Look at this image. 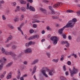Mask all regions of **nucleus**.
<instances>
[{"instance_id": "412c9836", "label": "nucleus", "mask_w": 80, "mask_h": 80, "mask_svg": "<svg viewBox=\"0 0 80 80\" xmlns=\"http://www.w3.org/2000/svg\"><path fill=\"white\" fill-rule=\"evenodd\" d=\"M17 48V46L15 45H12V50H15Z\"/></svg>"}, {"instance_id": "72a5a7b5", "label": "nucleus", "mask_w": 80, "mask_h": 80, "mask_svg": "<svg viewBox=\"0 0 80 80\" xmlns=\"http://www.w3.org/2000/svg\"><path fill=\"white\" fill-rule=\"evenodd\" d=\"M34 38H33V36H32V37H30L29 38H28V40H33Z\"/></svg>"}, {"instance_id": "c756f323", "label": "nucleus", "mask_w": 80, "mask_h": 80, "mask_svg": "<svg viewBox=\"0 0 80 80\" xmlns=\"http://www.w3.org/2000/svg\"><path fill=\"white\" fill-rule=\"evenodd\" d=\"M8 27H10V28H11V29H14V27H13V26L12 25H10V24L8 25Z\"/></svg>"}, {"instance_id": "8fccbe9b", "label": "nucleus", "mask_w": 80, "mask_h": 80, "mask_svg": "<svg viewBox=\"0 0 80 80\" xmlns=\"http://www.w3.org/2000/svg\"><path fill=\"white\" fill-rule=\"evenodd\" d=\"M77 13L78 16H80V11H77Z\"/></svg>"}, {"instance_id": "5701e85b", "label": "nucleus", "mask_w": 80, "mask_h": 80, "mask_svg": "<svg viewBox=\"0 0 80 80\" xmlns=\"http://www.w3.org/2000/svg\"><path fill=\"white\" fill-rule=\"evenodd\" d=\"M12 64H13L12 62H10L6 66V67H11Z\"/></svg>"}, {"instance_id": "79ce46f5", "label": "nucleus", "mask_w": 80, "mask_h": 80, "mask_svg": "<svg viewBox=\"0 0 80 80\" xmlns=\"http://www.w3.org/2000/svg\"><path fill=\"white\" fill-rule=\"evenodd\" d=\"M5 63V61H3V59H0V63Z\"/></svg>"}, {"instance_id": "a211bd4d", "label": "nucleus", "mask_w": 80, "mask_h": 80, "mask_svg": "<svg viewBox=\"0 0 80 80\" xmlns=\"http://www.w3.org/2000/svg\"><path fill=\"white\" fill-rule=\"evenodd\" d=\"M40 10H41L42 12H43L44 13H46V11L45 9H43L42 8H40Z\"/></svg>"}, {"instance_id": "ea45409f", "label": "nucleus", "mask_w": 80, "mask_h": 80, "mask_svg": "<svg viewBox=\"0 0 80 80\" xmlns=\"http://www.w3.org/2000/svg\"><path fill=\"white\" fill-rule=\"evenodd\" d=\"M30 33H33L34 32V30L33 29H31L29 31Z\"/></svg>"}, {"instance_id": "f8f14e48", "label": "nucleus", "mask_w": 80, "mask_h": 80, "mask_svg": "<svg viewBox=\"0 0 80 80\" xmlns=\"http://www.w3.org/2000/svg\"><path fill=\"white\" fill-rule=\"evenodd\" d=\"M42 73L43 75L45 76L46 77L48 78V75L46 74V73H45L46 72V70H43L42 71Z\"/></svg>"}, {"instance_id": "338daca9", "label": "nucleus", "mask_w": 80, "mask_h": 80, "mask_svg": "<svg viewBox=\"0 0 80 80\" xmlns=\"http://www.w3.org/2000/svg\"><path fill=\"white\" fill-rule=\"evenodd\" d=\"M1 78H3V77H4V76H3V75L2 74L1 76Z\"/></svg>"}, {"instance_id": "774afa93", "label": "nucleus", "mask_w": 80, "mask_h": 80, "mask_svg": "<svg viewBox=\"0 0 80 80\" xmlns=\"http://www.w3.org/2000/svg\"><path fill=\"white\" fill-rule=\"evenodd\" d=\"M20 80H24V78H23V77L21 78H20Z\"/></svg>"}, {"instance_id": "13d9d810", "label": "nucleus", "mask_w": 80, "mask_h": 80, "mask_svg": "<svg viewBox=\"0 0 80 80\" xmlns=\"http://www.w3.org/2000/svg\"><path fill=\"white\" fill-rule=\"evenodd\" d=\"M14 21L15 22H16L17 21H18V18H16L14 19Z\"/></svg>"}, {"instance_id": "f03ea898", "label": "nucleus", "mask_w": 80, "mask_h": 80, "mask_svg": "<svg viewBox=\"0 0 80 80\" xmlns=\"http://www.w3.org/2000/svg\"><path fill=\"white\" fill-rule=\"evenodd\" d=\"M51 40L53 42V45H56L58 41L59 40L58 38L56 36L52 37L51 38Z\"/></svg>"}, {"instance_id": "7c9ffc66", "label": "nucleus", "mask_w": 80, "mask_h": 80, "mask_svg": "<svg viewBox=\"0 0 80 80\" xmlns=\"http://www.w3.org/2000/svg\"><path fill=\"white\" fill-rule=\"evenodd\" d=\"M20 6H17V10H15V12H17V10H18V11H20Z\"/></svg>"}, {"instance_id": "f704fd0d", "label": "nucleus", "mask_w": 80, "mask_h": 80, "mask_svg": "<svg viewBox=\"0 0 80 80\" xmlns=\"http://www.w3.org/2000/svg\"><path fill=\"white\" fill-rule=\"evenodd\" d=\"M46 55L48 56V57H49V58H50V53L49 52H46Z\"/></svg>"}, {"instance_id": "37998d69", "label": "nucleus", "mask_w": 80, "mask_h": 80, "mask_svg": "<svg viewBox=\"0 0 80 80\" xmlns=\"http://www.w3.org/2000/svg\"><path fill=\"white\" fill-rule=\"evenodd\" d=\"M30 5V4L29 3H28L27 4V9H29L30 8V7H29V6Z\"/></svg>"}, {"instance_id": "5fc2aeb1", "label": "nucleus", "mask_w": 80, "mask_h": 80, "mask_svg": "<svg viewBox=\"0 0 80 80\" xmlns=\"http://www.w3.org/2000/svg\"><path fill=\"white\" fill-rule=\"evenodd\" d=\"M47 30H51V28L49 26H47Z\"/></svg>"}, {"instance_id": "e433bc0d", "label": "nucleus", "mask_w": 80, "mask_h": 80, "mask_svg": "<svg viewBox=\"0 0 80 80\" xmlns=\"http://www.w3.org/2000/svg\"><path fill=\"white\" fill-rule=\"evenodd\" d=\"M73 12V11L72 10H68L67 11V12L68 13H72Z\"/></svg>"}, {"instance_id": "9b49d317", "label": "nucleus", "mask_w": 80, "mask_h": 80, "mask_svg": "<svg viewBox=\"0 0 80 80\" xmlns=\"http://www.w3.org/2000/svg\"><path fill=\"white\" fill-rule=\"evenodd\" d=\"M60 2H58L57 3V4H56L53 6V7H54V8H57L59 6H60Z\"/></svg>"}, {"instance_id": "680f3d73", "label": "nucleus", "mask_w": 80, "mask_h": 80, "mask_svg": "<svg viewBox=\"0 0 80 80\" xmlns=\"http://www.w3.org/2000/svg\"><path fill=\"white\" fill-rule=\"evenodd\" d=\"M65 74L66 75H67V76L68 75V71H67L65 73Z\"/></svg>"}, {"instance_id": "2f4dec72", "label": "nucleus", "mask_w": 80, "mask_h": 80, "mask_svg": "<svg viewBox=\"0 0 80 80\" xmlns=\"http://www.w3.org/2000/svg\"><path fill=\"white\" fill-rule=\"evenodd\" d=\"M22 53H20L18 56H17V57L18 58V59L19 58H21V56H22Z\"/></svg>"}, {"instance_id": "4c0bfd02", "label": "nucleus", "mask_w": 80, "mask_h": 80, "mask_svg": "<svg viewBox=\"0 0 80 80\" xmlns=\"http://www.w3.org/2000/svg\"><path fill=\"white\" fill-rule=\"evenodd\" d=\"M36 69H37V66H34V68H33V71H34V72H36Z\"/></svg>"}, {"instance_id": "3c124183", "label": "nucleus", "mask_w": 80, "mask_h": 80, "mask_svg": "<svg viewBox=\"0 0 80 80\" xmlns=\"http://www.w3.org/2000/svg\"><path fill=\"white\" fill-rule=\"evenodd\" d=\"M5 62H3L0 65V67H2L3 68V64Z\"/></svg>"}, {"instance_id": "aec40b11", "label": "nucleus", "mask_w": 80, "mask_h": 80, "mask_svg": "<svg viewBox=\"0 0 80 80\" xmlns=\"http://www.w3.org/2000/svg\"><path fill=\"white\" fill-rule=\"evenodd\" d=\"M21 9L22 12H26V9H25V8L23 7H21Z\"/></svg>"}, {"instance_id": "6ab92c4d", "label": "nucleus", "mask_w": 80, "mask_h": 80, "mask_svg": "<svg viewBox=\"0 0 80 80\" xmlns=\"http://www.w3.org/2000/svg\"><path fill=\"white\" fill-rule=\"evenodd\" d=\"M61 80H67V79L63 76H62L60 77Z\"/></svg>"}, {"instance_id": "bf43d9fd", "label": "nucleus", "mask_w": 80, "mask_h": 80, "mask_svg": "<svg viewBox=\"0 0 80 80\" xmlns=\"http://www.w3.org/2000/svg\"><path fill=\"white\" fill-rule=\"evenodd\" d=\"M68 39L69 40H72V36H68Z\"/></svg>"}, {"instance_id": "4be33fe9", "label": "nucleus", "mask_w": 80, "mask_h": 80, "mask_svg": "<svg viewBox=\"0 0 80 80\" xmlns=\"http://www.w3.org/2000/svg\"><path fill=\"white\" fill-rule=\"evenodd\" d=\"M28 43H29V45L30 46L32 45H33V44H35V42H33V41H30Z\"/></svg>"}, {"instance_id": "a878e982", "label": "nucleus", "mask_w": 80, "mask_h": 80, "mask_svg": "<svg viewBox=\"0 0 80 80\" xmlns=\"http://www.w3.org/2000/svg\"><path fill=\"white\" fill-rule=\"evenodd\" d=\"M52 62H55V63H57L58 62V59H53L52 60Z\"/></svg>"}, {"instance_id": "a18cd8bd", "label": "nucleus", "mask_w": 80, "mask_h": 80, "mask_svg": "<svg viewBox=\"0 0 80 80\" xmlns=\"http://www.w3.org/2000/svg\"><path fill=\"white\" fill-rule=\"evenodd\" d=\"M51 13L52 14V15H54V14H55V13H56V12H55L54 11L53 9L52 10Z\"/></svg>"}, {"instance_id": "69168bd1", "label": "nucleus", "mask_w": 80, "mask_h": 80, "mask_svg": "<svg viewBox=\"0 0 80 80\" xmlns=\"http://www.w3.org/2000/svg\"><path fill=\"white\" fill-rule=\"evenodd\" d=\"M18 75H20V70H18Z\"/></svg>"}, {"instance_id": "bb28decb", "label": "nucleus", "mask_w": 80, "mask_h": 80, "mask_svg": "<svg viewBox=\"0 0 80 80\" xmlns=\"http://www.w3.org/2000/svg\"><path fill=\"white\" fill-rule=\"evenodd\" d=\"M21 4H25V3H26V2H25V1L24 0H21Z\"/></svg>"}, {"instance_id": "39448f33", "label": "nucleus", "mask_w": 80, "mask_h": 80, "mask_svg": "<svg viewBox=\"0 0 80 80\" xmlns=\"http://www.w3.org/2000/svg\"><path fill=\"white\" fill-rule=\"evenodd\" d=\"M33 19H32V20H33L34 21L32 22V23H39L40 22V21L38 20H37V18H38V16L37 15H36L35 16H34L33 17Z\"/></svg>"}, {"instance_id": "6e6552de", "label": "nucleus", "mask_w": 80, "mask_h": 80, "mask_svg": "<svg viewBox=\"0 0 80 80\" xmlns=\"http://www.w3.org/2000/svg\"><path fill=\"white\" fill-rule=\"evenodd\" d=\"M25 53H31L32 52V49L30 48H28L27 49L24 50Z\"/></svg>"}, {"instance_id": "9d476101", "label": "nucleus", "mask_w": 80, "mask_h": 80, "mask_svg": "<svg viewBox=\"0 0 80 80\" xmlns=\"http://www.w3.org/2000/svg\"><path fill=\"white\" fill-rule=\"evenodd\" d=\"M12 57L13 59L15 60L18 59V58H17V56L15 54L13 53L12 55Z\"/></svg>"}, {"instance_id": "de8ad7c7", "label": "nucleus", "mask_w": 80, "mask_h": 80, "mask_svg": "<svg viewBox=\"0 0 80 80\" xmlns=\"http://www.w3.org/2000/svg\"><path fill=\"white\" fill-rule=\"evenodd\" d=\"M49 9H50V10H52V11L53 10V8H52V7L51 6H49Z\"/></svg>"}, {"instance_id": "4468645a", "label": "nucleus", "mask_w": 80, "mask_h": 80, "mask_svg": "<svg viewBox=\"0 0 80 80\" xmlns=\"http://www.w3.org/2000/svg\"><path fill=\"white\" fill-rule=\"evenodd\" d=\"M52 72L53 73H55V71L52 70H50L49 73L50 75H53V73H52Z\"/></svg>"}, {"instance_id": "c03bdc74", "label": "nucleus", "mask_w": 80, "mask_h": 80, "mask_svg": "<svg viewBox=\"0 0 80 80\" xmlns=\"http://www.w3.org/2000/svg\"><path fill=\"white\" fill-rule=\"evenodd\" d=\"M62 36L63 37V38H64L65 39V38H67V36H66V35H65V34H63L62 35Z\"/></svg>"}, {"instance_id": "0e129e2a", "label": "nucleus", "mask_w": 80, "mask_h": 80, "mask_svg": "<svg viewBox=\"0 0 80 80\" xmlns=\"http://www.w3.org/2000/svg\"><path fill=\"white\" fill-rule=\"evenodd\" d=\"M23 63L25 65H27V62L26 61H25L23 62Z\"/></svg>"}, {"instance_id": "052dcab7", "label": "nucleus", "mask_w": 80, "mask_h": 80, "mask_svg": "<svg viewBox=\"0 0 80 80\" xmlns=\"http://www.w3.org/2000/svg\"><path fill=\"white\" fill-rule=\"evenodd\" d=\"M4 2L2 0L0 1V4H1V3H4Z\"/></svg>"}, {"instance_id": "864d4df0", "label": "nucleus", "mask_w": 80, "mask_h": 80, "mask_svg": "<svg viewBox=\"0 0 80 80\" xmlns=\"http://www.w3.org/2000/svg\"><path fill=\"white\" fill-rule=\"evenodd\" d=\"M67 63L68 65H70L72 64V62L70 61L68 62Z\"/></svg>"}, {"instance_id": "393cba45", "label": "nucleus", "mask_w": 80, "mask_h": 80, "mask_svg": "<svg viewBox=\"0 0 80 80\" xmlns=\"http://www.w3.org/2000/svg\"><path fill=\"white\" fill-rule=\"evenodd\" d=\"M2 19L3 20H6V17L4 15H3L2 16Z\"/></svg>"}, {"instance_id": "20e7f679", "label": "nucleus", "mask_w": 80, "mask_h": 80, "mask_svg": "<svg viewBox=\"0 0 80 80\" xmlns=\"http://www.w3.org/2000/svg\"><path fill=\"white\" fill-rule=\"evenodd\" d=\"M2 52L4 53V54H5L6 55H13V52H8V51H5V50L3 48H2Z\"/></svg>"}, {"instance_id": "473e14b6", "label": "nucleus", "mask_w": 80, "mask_h": 80, "mask_svg": "<svg viewBox=\"0 0 80 80\" xmlns=\"http://www.w3.org/2000/svg\"><path fill=\"white\" fill-rule=\"evenodd\" d=\"M63 70L64 72H66L67 69H66V66H65V65H64L63 66Z\"/></svg>"}, {"instance_id": "c85d7f7f", "label": "nucleus", "mask_w": 80, "mask_h": 80, "mask_svg": "<svg viewBox=\"0 0 80 80\" xmlns=\"http://www.w3.org/2000/svg\"><path fill=\"white\" fill-rule=\"evenodd\" d=\"M52 18L53 19H58L59 18V17H58L57 16H52Z\"/></svg>"}, {"instance_id": "423d86ee", "label": "nucleus", "mask_w": 80, "mask_h": 80, "mask_svg": "<svg viewBox=\"0 0 80 80\" xmlns=\"http://www.w3.org/2000/svg\"><path fill=\"white\" fill-rule=\"evenodd\" d=\"M65 28H69V27L66 24V25L63 27V28H61L59 29L58 32H59V33L61 35V34H62V33H63V31L64 30V29Z\"/></svg>"}, {"instance_id": "603ef678", "label": "nucleus", "mask_w": 80, "mask_h": 80, "mask_svg": "<svg viewBox=\"0 0 80 80\" xmlns=\"http://www.w3.org/2000/svg\"><path fill=\"white\" fill-rule=\"evenodd\" d=\"M20 75H18L17 76V78L18 80H19L20 79Z\"/></svg>"}, {"instance_id": "0eeeda50", "label": "nucleus", "mask_w": 80, "mask_h": 80, "mask_svg": "<svg viewBox=\"0 0 80 80\" xmlns=\"http://www.w3.org/2000/svg\"><path fill=\"white\" fill-rule=\"evenodd\" d=\"M65 43L66 44V47H69V46H70V43H68V42L67 41H66L65 42H64L63 41H61V44L62 45H63V44H65Z\"/></svg>"}, {"instance_id": "49530a36", "label": "nucleus", "mask_w": 80, "mask_h": 80, "mask_svg": "<svg viewBox=\"0 0 80 80\" xmlns=\"http://www.w3.org/2000/svg\"><path fill=\"white\" fill-rule=\"evenodd\" d=\"M33 27L34 28H37V25L36 24H33Z\"/></svg>"}, {"instance_id": "dca6fc26", "label": "nucleus", "mask_w": 80, "mask_h": 80, "mask_svg": "<svg viewBox=\"0 0 80 80\" xmlns=\"http://www.w3.org/2000/svg\"><path fill=\"white\" fill-rule=\"evenodd\" d=\"M38 61V59H36L35 60L32 62V63L31 65H34V64H36V63H37Z\"/></svg>"}, {"instance_id": "f3484780", "label": "nucleus", "mask_w": 80, "mask_h": 80, "mask_svg": "<svg viewBox=\"0 0 80 80\" xmlns=\"http://www.w3.org/2000/svg\"><path fill=\"white\" fill-rule=\"evenodd\" d=\"M33 38L34 39H35V38H39V35L38 34H36L33 36Z\"/></svg>"}, {"instance_id": "09e8293b", "label": "nucleus", "mask_w": 80, "mask_h": 80, "mask_svg": "<svg viewBox=\"0 0 80 80\" xmlns=\"http://www.w3.org/2000/svg\"><path fill=\"white\" fill-rule=\"evenodd\" d=\"M29 46H30V45H29L28 43H27L25 44V47H28Z\"/></svg>"}, {"instance_id": "58836bf2", "label": "nucleus", "mask_w": 80, "mask_h": 80, "mask_svg": "<svg viewBox=\"0 0 80 80\" xmlns=\"http://www.w3.org/2000/svg\"><path fill=\"white\" fill-rule=\"evenodd\" d=\"M45 69L47 70V69H48V68L47 67H44L42 68L41 70L42 71H43V70H46Z\"/></svg>"}, {"instance_id": "c9c22d12", "label": "nucleus", "mask_w": 80, "mask_h": 80, "mask_svg": "<svg viewBox=\"0 0 80 80\" xmlns=\"http://www.w3.org/2000/svg\"><path fill=\"white\" fill-rule=\"evenodd\" d=\"M72 56H74V57L75 58H77V54H75L74 53H72Z\"/></svg>"}, {"instance_id": "4d7b16f0", "label": "nucleus", "mask_w": 80, "mask_h": 80, "mask_svg": "<svg viewBox=\"0 0 80 80\" xmlns=\"http://www.w3.org/2000/svg\"><path fill=\"white\" fill-rule=\"evenodd\" d=\"M3 60L4 61H3V62H5V63L6 62V61H7V59L5 58H3Z\"/></svg>"}, {"instance_id": "7ed1b4c3", "label": "nucleus", "mask_w": 80, "mask_h": 80, "mask_svg": "<svg viewBox=\"0 0 80 80\" xmlns=\"http://www.w3.org/2000/svg\"><path fill=\"white\" fill-rule=\"evenodd\" d=\"M70 72L71 73V77H73L74 75L73 74H76L78 72V69L75 68V67H74L72 71H71L70 69H69Z\"/></svg>"}, {"instance_id": "e2e57ef3", "label": "nucleus", "mask_w": 80, "mask_h": 80, "mask_svg": "<svg viewBox=\"0 0 80 80\" xmlns=\"http://www.w3.org/2000/svg\"><path fill=\"white\" fill-rule=\"evenodd\" d=\"M28 2H29L30 3H32L33 2V0H29V1H28Z\"/></svg>"}, {"instance_id": "ddd939ff", "label": "nucleus", "mask_w": 80, "mask_h": 80, "mask_svg": "<svg viewBox=\"0 0 80 80\" xmlns=\"http://www.w3.org/2000/svg\"><path fill=\"white\" fill-rule=\"evenodd\" d=\"M29 9L32 12H35V8L32 7L31 6H30V8Z\"/></svg>"}, {"instance_id": "2eb2a0df", "label": "nucleus", "mask_w": 80, "mask_h": 80, "mask_svg": "<svg viewBox=\"0 0 80 80\" xmlns=\"http://www.w3.org/2000/svg\"><path fill=\"white\" fill-rule=\"evenodd\" d=\"M22 24H21V25L20 26V28L18 27V30L20 31V32H21L22 35H23V31H22V30H21V29L20 28H21V27H22Z\"/></svg>"}, {"instance_id": "f257e3e1", "label": "nucleus", "mask_w": 80, "mask_h": 80, "mask_svg": "<svg viewBox=\"0 0 80 80\" xmlns=\"http://www.w3.org/2000/svg\"><path fill=\"white\" fill-rule=\"evenodd\" d=\"M77 20L76 18H74L72 19V20H70L69 21V22L67 23V25L69 27V28H73L74 27V25L75 23V22H77Z\"/></svg>"}, {"instance_id": "6e6d98bb", "label": "nucleus", "mask_w": 80, "mask_h": 80, "mask_svg": "<svg viewBox=\"0 0 80 80\" xmlns=\"http://www.w3.org/2000/svg\"><path fill=\"white\" fill-rule=\"evenodd\" d=\"M80 40V38L78 37L77 39V42H79Z\"/></svg>"}, {"instance_id": "1a4fd4ad", "label": "nucleus", "mask_w": 80, "mask_h": 80, "mask_svg": "<svg viewBox=\"0 0 80 80\" xmlns=\"http://www.w3.org/2000/svg\"><path fill=\"white\" fill-rule=\"evenodd\" d=\"M13 38V36L12 35H10L9 37L7 39V40L5 41V43H8L10 40H11Z\"/></svg>"}, {"instance_id": "a19ab883", "label": "nucleus", "mask_w": 80, "mask_h": 80, "mask_svg": "<svg viewBox=\"0 0 80 80\" xmlns=\"http://www.w3.org/2000/svg\"><path fill=\"white\" fill-rule=\"evenodd\" d=\"M16 5H17V3H16V2H14L12 3V6H13L14 7H15Z\"/></svg>"}, {"instance_id": "b1692460", "label": "nucleus", "mask_w": 80, "mask_h": 80, "mask_svg": "<svg viewBox=\"0 0 80 80\" xmlns=\"http://www.w3.org/2000/svg\"><path fill=\"white\" fill-rule=\"evenodd\" d=\"M61 57L62 58H60V61L62 62L64 60V55H62Z\"/></svg>"}, {"instance_id": "cd10ccee", "label": "nucleus", "mask_w": 80, "mask_h": 80, "mask_svg": "<svg viewBox=\"0 0 80 80\" xmlns=\"http://www.w3.org/2000/svg\"><path fill=\"white\" fill-rule=\"evenodd\" d=\"M12 78V75H10L9 74H8V76H7V79H10Z\"/></svg>"}]
</instances>
